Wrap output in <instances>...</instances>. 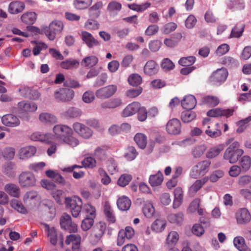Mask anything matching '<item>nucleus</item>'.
<instances>
[{"mask_svg":"<svg viewBox=\"0 0 251 251\" xmlns=\"http://www.w3.org/2000/svg\"><path fill=\"white\" fill-rule=\"evenodd\" d=\"M235 217L237 224L239 225L247 224L251 220V214L246 208L238 209L235 214Z\"/></svg>","mask_w":251,"mask_h":251,"instance_id":"nucleus-13","label":"nucleus"},{"mask_svg":"<svg viewBox=\"0 0 251 251\" xmlns=\"http://www.w3.org/2000/svg\"><path fill=\"white\" fill-rule=\"evenodd\" d=\"M122 7L121 3L116 1H112L108 3L107 9L111 14L117 13L121 10Z\"/></svg>","mask_w":251,"mask_h":251,"instance_id":"nucleus-53","label":"nucleus"},{"mask_svg":"<svg viewBox=\"0 0 251 251\" xmlns=\"http://www.w3.org/2000/svg\"><path fill=\"white\" fill-rule=\"evenodd\" d=\"M60 224L62 228L70 232H75L77 230L76 224L72 222L71 216L67 214H64L61 217Z\"/></svg>","mask_w":251,"mask_h":251,"instance_id":"nucleus-9","label":"nucleus"},{"mask_svg":"<svg viewBox=\"0 0 251 251\" xmlns=\"http://www.w3.org/2000/svg\"><path fill=\"white\" fill-rule=\"evenodd\" d=\"M132 178V176L129 174H123L119 178L117 184L121 187H125L129 183Z\"/></svg>","mask_w":251,"mask_h":251,"instance_id":"nucleus-58","label":"nucleus"},{"mask_svg":"<svg viewBox=\"0 0 251 251\" xmlns=\"http://www.w3.org/2000/svg\"><path fill=\"white\" fill-rule=\"evenodd\" d=\"M2 124L8 127H14L18 126L20 124V121L19 118L13 114H6L1 118Z\"/></svg>","mask_w":251,"mask_h":251,"instance_id":"nucleus-17","label":"nucleus"},{"mask_svg":"<svg viewBox=\"0 0 251 251\" xmlns=\"http://www.w3.org/2000/svg\"><path fill=\"white\" fill-rule=\"evenodd\" d=\"M197 104L195 97L192 95H189L184 97L181 101L182 107L187 110L193 109Z\"/></svg>","mask_w":251,"mask_h":251,"instance_id":"nucleus-23","label":"nucleus"},{"mask_svg":"<svg viewBox=\"0 0 251 251\" xmlns=\"http://www.w3.org/2000/svg\"><path fill=\"white\" fill-rule=\"evenodd\" d=\"M208 177H204L201 179L197 180L190 187L189 192L192 193L197 192L208 181Z\"/></svg>","mask_w":251,"mask_h":251,"instance_id":"nucleus-40","label":"nucleus"},{"mask_svg":"<svg viewBox=\"0 0 251 251\" xmlns=\"http://www.w3.org/2000/svg\"><path fill=\"white\" fill-rule=\"evenodd\" d=\"M38 194L35 191H29L26 193L23 197V201L26 204H35Z\"/></svg>","mask_w":251,"mask_h":251,"instance_id":"nucleus-33","label":"nucleus"},{"mask_svg":"<svg viewBox=\"0 0 251 251\" xmlns=\"http://www.w3.org/2000/svg\"><path fill=\"white\" fill-rule=\"evenodd\" d=\"M1 154L5 160H11L14 157L15 149L13 147H7L3 149Z\"/></svg>","mask_w":251,"mask_h":251,"instance_id":"nucleus-47","label":"nucleus"},{"mask_svg":"<svg viewBox=\"0 0 251 251\" xmlns=\"http://www.w3.org/2000/svg\"><path fill=\"white\" fill-rule=\"evenodd\" d=\"M128 82L130 85L133 86H138L142 82V77L137 74H133L129 76Z\"/></svg>","mask_w":251,"mask_h":251,"instance_id":"nucleus-57","label":"nucleus"},{"mask_svg":"<svg viewBox=\"0 0 251 251\" xmlns=\"http://www.w3.org/2000/svg\"><path fill=\"white\" fill-rule=\"evenodd\" d=\"M74 131L81 137L84 139H89L93 135L92 130L85 125L75 122L73 125Z\"/></svg>","mask_w":251,"mask_h":251,"instance_id":"nucleus-8","label":"nucleus"},{"mask_svg":"<svg viewBox=\"0 0 251 251\" xmlns=\"http://www.w3.org/2000/svg\"><path fill=\"white\" fill-rule=\"evenodd\" d=\"M141 105L138 102H133L128 104L123 111L122 115L127 117L137 113L140 108Z\"/></svg>","mask_w":251,"mask_h":251,"instance_id":"nucleus-21","label":"nucleus"},{"mask_svg":"<svg viewBox=\"0 0 251 251\" xmlns=\"http://www.w3.org/2000/svg\"><path fill=\"white\" fill-rule=\"evenodd\" d=\"M79 63L75 59L66 60L61 63V67L65 69H72L78 66Z\"/></svg>","mask_w":251,"mask_h":251,"instance_id":"nucleus-55","label":"nucleus"},{"mask_svg":"<svg viewBox=\"0 0 251 251\" xmlns=\"http://www.w3.org/2000/svg\"><path fill=\"white\" fill-rule=\"evenodd\" d=\"M80 36L83 42L89 48H92L100 45L99 42L90 33L86 31H82Z\"/></svg>","mask_w":251,"mask_h":251,"instance_id":"nucleus-16","label":"nucleus"},{"mask_svg":"<svg viewBox=\"0 0 251 251\" xmlns=\"http://www.w3.org/2000/svg\"><path fill=\"white\" fill-rule=\"evenodd\" d=\"M36 148L33 146H27L21 148L17 153L19 159L22 160H27L29 158L34 156L36 153Z\"/></svg>","mask_w":251,"mask_h":251,"instance_id":"nucleus-10","label":"nucleus"},{"mask_svg":"<svg viewBox=\"0 0 251 251\" xmlns=\"http://www.w3.org/2000/svg\"><path fill=\"white\" fill-rule=\"evenodd\" d=\"M167 219L171 223L181 225L184 220V215L181 212L176 213H171L168 216Z\"/></svg>","mask_w":251,"mask_h":251,"instance_id":"nucleus-28","label":"nucleus"},{"mask_svg":"<svg viewBox=\"0 0 251 251\" xmlns=\"http://www.w3.org/2000/svg\"><path fill=\"white\" fill-rule=\"evenodd\" d=\"M144 215L149 218L152 217L155 212V210L152 202L150 201H146L143 208Z\"/></svg>","mask_w":251,"mask_h":251,"instance_id":"nucleus-41","label":"nucleus"},{"mask_svg":"<svg viewBox=\"0 0 251 251\" xmlns=\"http://www.w3.org/2000/svg\"><path fill=\"white\" fill-rule=\"evenodd\" d=\"M103 3L101 1L96 2L93 6L89 9L88 14L91 18H97L100 13V9L102 8Z\"/></svg>","mask_w":251,"mask_h":251,"instance_id":"nucleus-32","label":"nucleus"},{"mask_svg":"<svg viewBox=\"0 0 251 251\" xmlns=\"http://www.w3.org/2000/svg\"><path fill=\"white\" fill-rule=\"evenodd\" d=\"M37 179L35 176L30 171L22 172L18 177V183L22 188H30L36 185Z\"/></svg>","mask_w":251,"mask_h":251,"instance_id":"nucleus-4","label":"nucleus"},{"mask_svg":"<svg viewBox=\"0 0 251 251\" xmlns=\"http://www.w3.org/2000/svg\"><path fill=\"white\" fill-rule=\"evenodd\" d=\"M130 200L125 196H123L117 200V205L118 208L122 211L128 210L131 206Z\"/></svg>","mask_w":251,"mask_h":251,"instance_id":"nucleus-25","label":"nucleus"},{"mask_svg":"<svg viewBox=\"0 0 251 251\" xmlns=\"http://www.w3.org/2000/svg\"><path fill=\"white\" fill-rule=\"evenodd\" d=\"M96 208L90 203H86L83 205L82 214L85 217L95 218L96 217Z\"/></svg>","mask_w":251,"mask_h":251,"instance_id":"nucleus-29","label":"nucleus"},{"mask_svg":"<svg viewBox=\"0 0 251 251\" xmlns=\"http://www.w3.org/2000/svg\"><path fill=\"white\" fill-rule=\"evenodd\" d=\"M144 72L148 75H152L157 73L158 71V66L153 60L148 61L144 68Z\"/></svg>","mask_w":251,"mask_h":251,"instance_id":"nucleus-31","label":"nucleus"},{"mask_svg":"<svg viewBox=\"0 0 251 251\" xmlns=\"http://www.w3.org/2000/svg\"><path fill=\"white\" fill-rule=\"evenodd\" d=\"M37 14L34 12H27L21 17L22 21L26 24H33L36 20Z\"/></svg>","mask_w":251,"mask_h":251,"instance_id":"nucleus-34","label":"nucleus"},{"mask_svg":"<svg viewBox=\"0 0 251 251\" xmlns=\"http://www.w3.org/2000/svg\"><path fill=\"white\" fill-rule=\"evenodd\" d=\"M4 190L6 194L13 197L19 198L21 195L20 188L13 183H6L4 185Z\"/></svg>","mask_w":251,"mask_h":251,"instance_id":"nucleus-18","label":"nucleus"},{"mask_svg":"<svg viewBox=\"0 0 251 251\" xmlns=\"http://www.w3.org/2000/svg\"><path fill=\"white\" fill-rule=\"evenodd\" d=\"M25 8V4L20 1H13L9 4V12L13 14H18L22 12Z\"/></svg>","mask_w":251,"mask_h":251,"instance_id":"nucleus-27","label":"nucleus"},{"mask_svg":"<svg viewBox=\"0 0 251 251\" xmlns=\"http://www.w3.org/2000/svg\"><path fill=\"white\" fill-rule=\"evenodd\" d=\"M225 147L224 144H221L210 148L206 152V157L209 159L216 157L224 150Z\"/></svg>","mask_w":251,"mask_h":251,"instance_id":"nucleus-24","label":"nucleus"},{"mask_svg":"<svg viewBox=\"0 0 251 251\" xmlns=\"http://www.w3.org/2000/svg\"><path fill=\"white\" fill-rule=\"evenodd\" d=\"M163 180V176L160 172L155 175H151L149 178V182L153 186H157L160 185Z\"/></svg>","mask_w":251,"mask_h":251,"instance_id":"nucleus-39","label":"nucleus"},{"mask_svg":"<svg viewBox=\"0 0 251 251\" xmlns=\"http://www.w3.org/2000/svg\"><path fill=\"white\" fill-rule=\"evenodd\" d=\"M11 206L22 214H26L27 211L22 203L16 199L12 200L10 201Z\"/></svg>","mask_w":251,"mask_h":251,"instance_id":"nucleus-45","label":"nucleus"},{"mask_svg":"<svg viewBox=\"0 0 251 251\" xmlns=\"http://www.w3.org/2000/svg\"><path fill=\"white\" fill-rule=\"evenodd\" d=\"M239 148V143L237 141L233 142L225 151L224 158L230 163H236L244 153L243 150Z\"/></svg>","mask_w":251,"mask_h":251,"instance_id":"nucleus-2","label":"nucleus"},{"mask_svg":"<svg viewBox=\"0 0 251 251\" xmlns=\"http://www.w3.org/2000/svg\"><path fill=\"white\" fill-rule=\"evenodd\" d=\"M52 196L54 200L59 204L62 203L65 198L64 193L61 190H56L52 192Z\"/></svg>","mask_w":251,"mask_h":251,"instance_id":"nucleus-64","label":"nucleus"},{"mask_svg":"<svg viewBox=\"0 0 251 251\" xmlns=\"http://www.w3.org/2000/svg\"><path fill=\"white\" fill-rule=\"evenodd\" d=\"M83 167L85 168L93 169L97 166V161L91 156L85 157L81 162Z\"/></svg>","mask_w":251,"mask_h":251,"instance_id":"nucleus-49","label":"nucleus"},{"mask_svg":"<svg viewBox=\"0 0 251 251\" xmlns=\"http://www.w3.org/2000/svg\"><path fill=\"white\" fill-rule=\"evenodd\" d=\"M202 101L204 104L212 107L217 105L219 103V100L218 98L211 96H207L204 97L202 99Z\"/></svg>","mask_w":251,"mask_h":251,"instance_id":"nucleus-56","label":"nucleus"},{"mask_svg":"<svg viewBox=\"0 0 251 251\" xmlns=\"http://www.w3.org/2000/svg\"><path fill=\"white\" fill-rule=\"evenodd\" d=\"M227 6L231 9L241 10L244 8L245 4L243 0H229Z\"/></svg>","mask_w":251,"mask_h":251,"instance_id":"nucleus-48","label":"nucleus"},{"mask_svg":"<svg viewBox=\"0 0 251 251\" xmlns=\"http://www.w3.org/2000/svg\"><path fill=\"white\" fill-rule=\"evenodd\" d=\"M93 155L100 161L106 160L107 157L105 150L100 147H98L95 150Z\"/></svg>","mask_w":251,"mask_h":251,"instance_id":"nucleus-54","label":"nucleus"},{"mask_svg":"<svg viewBox=\"0 0 251 251\" xmlns=\"http://www.w3.org/2000/svg\"><path fill=\"white\" fill-rule=\"evenodd\" d=\"M94 18L87 20L84 24V27L89 30H97L100 27L99 23Z\"/></svg>","mask_w":251,"mask_h":251,"instance_id":"nucleus-60","label":"nucleus"},{"mask_svg":"<svg viewBox=\"0 0 251 251\" xmlns=\"http://www.w3.org/2000/svg\"><path fill=\"white\" fill-rule=\"evenodd\" d=\"M228 73L225 68H221L214 71L210 77V82L215 85H220L227 79Z\"/></svg>","mask_w":251,"mask_h":251,"instance_id":"nucleus-6","label":"nucleus"},{"mask_svg":"<svg viewBox=\"0 0 251 251\" xmlns=\"http://www.w3.org/2000/svg\"><path fill=\"white\" fill-rule=\"evenodd\" d=\"M104 211L107 220L112 223L115 222V217L113 211L111 209L109 203L107 202L104 204Z\"/></svg>","mask_w":251,"mask_h":251,"instance_id":"nucleus-51","label":"nucleus"},{"mask_svg":"<svg viewBox=\"0 0 251 251\" xmlns=\"http://www.w3.org/2000/svg\"><path fill=\"white\" fill-rule=\"evenodd\" d=\"M134 141L140 148L144 149L147 144V137L143 133H138L134 136Z\"/></svg>","mask_w":251,"mask_h":251,"instance_id":"nucleus-36","label":"nucleus"},{"mask_svg":"<svg viewBox=\"0 0 251 251\" xmlns=\"http://www.w3.org/2000/svg\"><path fill=\"white\" fill-rule=\"evenodd\" d=\"M52 130L54 133L52 143L66 144L73 147L79 145L78 139L72 136L73 131L70 126L65 125H57L53 127Z\"/></svg>","mask_w":251,"mask_h":251,"instance_id":"nucleus-1","label":"nucleus"},{"mask_svg":"<svg viewBox=\"0 0 251 251\" xmlns=\"http://www.w3.org/2000/svg\"><path fill=\"white\" fill-rule=\"evenodd\" d=\"M92 1L93 0H75L74 5L77 9H84L90 6Z\"/></svg>","mask_w":251,"mask_h":251,"instance_id":"nucleus-46","label":"nucleus"},{"mask_svg":"<svg viewBox=\"0 0 251 251\" xmlns=\"http://www.w3.org/2000/svg\"><path fill=\"white\" fill-rule=\"evenodd\" d=\"M196 117L194 112L190 110L183 111L181 116L182 121L185 123H188L193 121Z\"/></svg>","mask_w":251,"mask_h":251,"instance_id":"nucleus-50","label":"nucleus"},{"mask_svg":"<svg viewBox=\"0 0 251 251\" xmlns=\"http://www.w3.org/2000/svg\"><path fill=\"white\" fill-rule=\"evenodd\" d=\"M166 131L170 134L176 135L180 133L181 124L177 119H172L166 125Z\"/></svg>","mask_w":251,"mask_h":251,"instance_id":"nucleus-15","label":"nucleus"},{"mask_svg":"<svg viewBox=\"0 0 251 251\" xmlns=\"http://www.w3.org/2000/svg\"><path fill=\"white\" fill-rule=\"evenodd\" d=\"M117 91V86L110 84L101 87L96 92V95L98 98L107 99L112 97Z\"/></svg>","mask_w":251,"mask_h":251,"instance_id":"nucleus-7","label":"nucleus"},{"mask_svg":"<svg viewBox=\"0 0 251 251\" xmlns=\"http://www.w3.org/2000/svg\"><path fill=\"white\" fill-rule=\"evenodd\" d=\"M2 173L10 178H14L16 176L15 165L12 162H7L3 165Z\"/></svg>","mask_w":251,"mask_h":251,"instance_id":"nucleus-26","label":"nucleus"},{"mask_svg":"<svg viewBox=\"0 0 251 251\" xmlns=\"http://www.w3.org/2000/svg\"><path fill=\"white\" fill-rule=\"evenodd\" d=\"M240 167L244 172L248 171L251 166V158L248 155L243 156L239 160Z\"/></svg>","mask_w":251,"mask_h":251,"instance_id":"nucleus-38","label":"nucleus"},{"mask_svg":"<svg viewBox=\"0 0 251 251\" xmlns=\"http://www.w3.org/2000/svg\"><path fill=\"white\" fill-rule=\"evenodd\" d=\"M250 121H251V116L238 121L237 123L238 128L237 129L236 131L238 133L243 132L248 126L249 123Z\"/></svg>","mask_w":251,"mask_h":251,"instance_id":"nucleus-52","label":"nucleus"},{"mask_svg":"<svg viewBox=\"0 0 251 251\" xmlns=\"http://www.w3.org/2000/svg\"><path fill=\"white\" fill-rule=\"evenodd\" d=\"M151 4L149 2H146L141 4H138L137 3L128 4V7L133 11L139 12H141L145 11L151 6Z\"/></svg>","mask_w":251,"mask_h":251,"instance_id":"nucleus-42","label":"nucleus"},{"mask_svg":"<svg viewBox=\"0 0 251 251\" xmlns=\"http://www.w3.org/2000/svg\"><path fill=\"white\" fill-rule=\"evenodd\" d=\"M210 164V161L207 160L199 162L193 167L190 173L191 176L197 178L203 176L208 172Z\"/></svg>","mask_w":251,"mask_h":251,"instance_id":"nucleus-5","label":"nucleus"},{"mask_svg":"<svg viewBox=\"0 0 251 251\" xmlns=\"http://www.w3.org/2000/svg\"><path fill=\"white\" fill-rule=\"evenodd\" d=\"M45 230L50 239L51 244L55 245L57 243V232L54 227L50 228L47 224H43Z\"/></svg>","mask_w":251,"mask_h":251,"instance_id":"nucleus-30","label":"nucleus"},{"mask_svg":"<svg viewBox=\"0 0 251 251\" xmlns=\"http://www.w3.org/2000/svg\"><path fill=\"white\" fill-rule=\"evenodd\" d=\"M53 135L51 133H43L39 131L33 132L29 135L30 140L33 141H39L47 144L52 143Z\"/></svg>","mask_w":251,"mask_h":251,"instance_id":"nucleus-11","label":"nucleus"},{"mask_svg":"<svg viewBox=\"0 0 251 251\" xmlns=\"http://www.w3.org/2000/svg\"><path fill=\"white\" fill-rule=\"evenodd\" d=\"M179 238L178 233L176 231L170 232L166 238V244L170 246H175Z\"/></svg>","mask_w":251,"mask_h":251,"instance_id":"nucleus-37","label":"nucleus"},{"mask_svg":"<svg viewBox=\"0 0 251 251\" xmlns=\"http://www.w3.org/2000/svg\"><path fill=\"white\" fill-rule=\"evenodd\" d=\"M234 110L232 109H222L220 108H215L209 110L207 114L209 117H216L219 116H226L228 117L233 114Z\"/></svg>","mask_w":251,"mask_h":251,"instance_id":"nucleus-19","label":"nucleus"},{"mask_svg":"<svg viewBox=\"0 0 251 251\" xmlns=\"http://www.w3.org/2000/svg\"><path fill=\"white\" fill-rule=\"evenodd\" d=\"M65 203L68 208L70 209L73 216L77 218L82 212L83 204L81 199L77 196L72 198H66Z\"/></svg>","mask_w":251,"mask_h":251,"instance_id":"nucleus-3","label":"nucleus"},{"mask_svg":"<svg viewBox=\"0 0 251 251\" xmlns=\"http://www.w3.org/2000/svg\"><path fill=\"white\" fill-rule=\"evenodd\" d=\"M18 108L23 113H33L37 111L38 106L35 102L23 100L18 103Z\"/></svg>","mask_w":251,"mask_h":251,"instance_id":"nucleus-14","label":"nucleus"},{"mask_svg":"<svg viewBox=\"0 0 251 251\" xmlns=\"http://www.w3.org/2000/svg\"><path fill=\"white\" fill-rule=\"evenodd\" d=\"M174 199L173 203L174 209H177L182 204L183 200L184 193L181 188L177 187L174 190Z\"/></svg>","mask_w":251,"mask_h":251,"instance_id":"nucleus-22","label":"nucleus"},{"mask_svg":"<svg viewBox=\"0 0 251 251\" xmlns=\"http://www.w3.org/2000/svg\"><path fill=\"white\" fill-rule=\"evenodd\" d=\"M81 114L80 110L74 107L70 108L63 113L64 116L67 118H77Z\"/></svg>","mask_w":251,"mask_h":251,"instance_id":"nucleus-43","label":"nucleus"},{"mask_svg":"<svg viewBox=\"0 0 251 251\" xmlns=\"http://www.w3.org/2000/svg\"><path fill=\"white\" fill-rule=\"evenodd\" d=\"M206 149L204 144L196 146L192 149V154L195 158H200L203 154Z\"/></svg>","mask_w":251,"mask_h":251,"instance_id":"nucleus-44","label":"nucleus"},{"mask_svg":"<svg viewBox=\"0 0 251 251\" xmlns=\"http://www.w3.org/2000/svg\"><path fill=\"white\" fill-rule=\"evenodd\" d=\"M74 91L68 88H62L56 91L54 97L58 100L67 101L71 100L74 97Z\"/></svg>","mask_w":251,"mask_h":251,"instance_id":"nucleus-12","label":"nucleus"},{"mask_svg":"<svg viewBox=\"0 0 251 251\" xmlns=\"http://www.w3.org/2000/svg\"><path fill=\"white\" fill-rule=\"evenodd\" d=\"M196 57L193 56L184 57L179 59L178 63L182 66H189L193 65L196 62Z\"/></svg>","mask_w":251,"mask_h":251,"instance_id":"nucleus-59","label":"nucleus"},{"mask_svg":"<svg viewBox=\"0 0 251 251\" xmlns=\"http://www.w3.org/2000/svg\"><path fill=\"white\" fill-rule=\"evenodd\" d=\"M137 155L138 152L135 148L133 147H129L125 154V157L127 160L132 161L135 159Z\"/></svg>","mask_w":251,"mask_h":251,"instance_id":"nucleus-62","label":"nucleus"},{"mask_svg":"<svg viewBox=\"0 0 251 251\" xmlns=\"http://www.w3.org/2000/svg\"><path fill=\"white\" fill-rule=\"evenodd\" d=\"M98 58L95 56L85 57L82 61V64L86 67H91L98 63Z\"/></svg>","mask_w":251,"mask_h":251,"instance_id":"nucleus-63","label":"nucleus"},{"mask_svg":"<svg viewBox=\"0 0 251 251\" xmlns=\"http://www.w3.org/2000/svg\"><path fill=\"white\" fill-rule=\"evenodd\" d=\"M35 44L33 48V52L34 55L36 56L40 54L41 50L47 48V45L43 42H39L36 41L32 42Z\"/></svg>","mask_w":251,"mask_h":251,"instance_id":"nucleus-61","label":"nucleus"},{"mask_svg":"<svg viewBox=\"0 0 251 251\" xmlns=\"http://www.w3.org/2000/svg\"><path fill=\"white\" fill-rule=\"evenodd\" d=\"M166 226L165 220L156 219L151 225V229L155 232H161L163 231Z\"/></svg>","mask_w":251,"mask_h":251,"instance_id":"nucleus-35","label":"nucleus"},{"mask_svg":"<svg viewBox=\"0 0 251 251\" xmlns=\"http://www.w3.org/2000/svg\"><path fill=\"white\" fill-rule=\"evenodd\" d=\"M40 122L45 125H51L57 122L56 117L48 112H42L39 115Z\"/></svg>","mask_w":251,"mask_h":251,"instance_id":"nucleus-20","label":"nucleus"}]
</instances>
